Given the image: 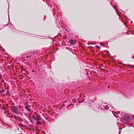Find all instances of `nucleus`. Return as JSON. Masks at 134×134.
Wrapping results in <instances>:
<instances>
[{
	"instance_id": "nucleus-1",
	"label": "nucleus",
	"mask_w": 134,
	"mask_h": 134,
	"mask_svg": "<svg viewBox=\"0 0 134 134\" xmlns=\"http://www.w3.org/2000/svg\"><path fill=\"white\" fill-rule=\"evenodd\" d=\"M57 18L56 19V20L55 21V23L57 25V26L60 29V28H61L60 27H59L58 25H60L61 24V19L60 17H59V15H58V13L57 14Z\"/></svg>"
},
{
	"instance_id": "nucleus-2",
	"label": "nucleus",
	"mask_w": 134,
	"mask_h": 134,
	"mask_svg": "<svg viewBox=\"0 0 134 134\" xmlns=\"http://www.w3.org/2000/svg\"><path fill=\"white\" fill-rule=\"evenodd\" d=\"M131 120V118H122L121 119V120L122 122L124 123H127L128 122Z\"/></svg>"
},
{
	"instance_id": "nucleus-3",
	"label": "nucleus",
	"mask_w": 134,
	"mask_h": 134,
	"mask_svg": "<svg viewBox=\"0 0 134 134\" xmlns=\"http://www.w3.org/2000/svg\"><path fill=\"white\" fill-rule=\"evenodd\" d=\"M18 107L16 106L12 107V110L13 112L17 114L18 113Z\"/></svg>"
},
{
	"instance_id": "nucleus-4",
	"label": "nucleus",
	"mask_w": 134,
	"mask_h": 134,
	"mask_svg": "<svg viewBox=\"0 0 134 134\" xmlns=\"http://www.w3.org/2000/svg\"><path fill=\"white\" fill-rule=\"evenodd\" d=\"M113 7L115 8V10L116 11V12H117V14H119L120 13V11L119 10L116 8V7L114 5H113Z\"/></svg>"
},
{
	"instance_id": "nucleus-5",
	"label": "nucleus",
	"mask_w": 134,
	"mask_h": 134,
	"mask_svg": "<svg viewBox=\"0 0 134 134\" xmlns=\"http://www.w3.org/2000/svg\"><path fill=\"white\" fill-rule=\"evenodd\" d=\"M41 120V118L40 116V115H38L36 118L35 121H37V120Z\"/></svg>"
},
{
	"instance_id": "nucleus-6",
	"label": "nucleus",
	"mask_w": 134,
	"mask_h": 134,
	"mask_svg": "<svg viewBox=\"0 0 134 134\" xmlns=\"http://www.w3.org/2000/svg\"><path fill=\"white\" fill-rule=\"evenodd\" d=\"M25 108H26V109L29 112H31V110L28 107L27 105H25Z\"/></svg>"
},
{
	"instance_id": "nucleus-7",
	"label": "nucleus",
	"mask_w": 134,
	"mask_h": 134,
	"mask_svg": "<svg viewBox=\"0 0 134 134\" xmlns=\"http://www.w3.org/2000/svg\"><path fill=\"white\" fill-rule=\"evenodd\" d=\"M52 11L53 12V15L54 16L57 13V11L55 10V9L54 8L53 9Z\"/></svg>"
},
{
	"instance_id": "nucleus-8",
	"label": "nucleus",
	"mask_w": 134,
	"mask_h": 134,
	"mask_svg": "<svg viewBox=\"0 0 134 134\" xmlns=\"http://www.w3.org/2000/svg\"><path fill=\"white\" fill-rule=\"evenodd\" d=\"M69 42L71 44H74L75 42L73 40H69Z\"/></svg>"
},
{
	"instance_id": "nucleus-9",
	"label": "nucleus",
	"mask_w": 134,
	"mask_h": 134,
	"mask_svg": "<svg viewBox=\"0 0 134 134\" xmlns=\"http://www.w3.org/2000/svg\"><path fill=\"white\" fill-rule=\"evenodd\" d=\"M130 118V116H129L127 114H124L123 118Z\"/></svg>"
},
{
	"instance_id": "nucleus-10",
	"label": "nucleus",
	"mask_w": 134,
	"mask_h": 134,
	"mask_svg": "<svg viewBox=\"0 0 134 134\" xmlns=\"http://www.w3.org/2000/svg\"><path fill=\"white\" fill-rule=\"evenodd\" d=\"M36 124L37 125H41L42 124V123L40 121H37L36 122Z\"/></svg>"
},
{
	"instance_id": "nucleus-11",
	"label": "nucleus",
	"mask_w": 134,
	"mask_h": 134,
	"mask_svg": "<svg viewBox=\"0 0 134 134\" xmlns=\"http://www.w3.org/2000/svg\"><path fill=\"white\" fill-rule=\"evenodd\" d=\"M31 117H30V118H29V120H30V121L32 123V124H34L35 123V121L33 120H32L31 119Z\"/></svg>"
},
{
	"instance_id": "nucleus-12",
	"label": "nucleus",
	"mask_w": 134,
	"mask_h": 134,
	"mask_svg": "<svg viewBox=\"0 0 134 134\" xmlns=\"http://www.w3.org/2000/svg\"><path fill=\"white\" fill-rule=\"evenodd\" d=\"M95 47L97 48L100 49V48L99 47V46H96Z\"/></svg>"
},
{
	"instance_id": "nucleus-13",
	"label": "nucleus",
	"mask_w": 134,
	"mask_h": 134,
	"mask_svg": "<svg viewBox=\"0 0 134 134\" xmlns=\"http://www.w3.org/2000/svg\"><path fill=\"white\" fill-rule=\"evenodd\" d=\"M32 118L35 121L36 118L35 115H33Z\"/></svg>"
},
{
	"instance_id": "nucleus-14",
	"label": "nucleus",
	"mask_w": 134,
	"mask_h": 134,
	"mask_svg": "<svg viewBox=\"0 0 134 134\" xmlns=\"http://www.w3.org/2000/svg\"><path fill=\"white\" fill-rule=\"evenodd\" d=\"M46 15H44V17L43 19V20H45V19H46Z\"/></svg>"
},
{
	"instance_id": "nucleus-15",
	"label": "nucleus",
	"mask_w": 134,
	"mask_h": 134,
	"mask_svg": "<svg viewBox=\"0 0 134 134\" xmlns=\"http://www.w3.org/2000/svg\"><path fill=\"white\" fill-rule=\"evenodd\" d=\"M85 100V99H84L83 100H82V101H79V102L80 103H81L82 102H83Z\"/></svg>"
},
{
	"instance_id": "nucleus-16",
	"label": "nucleus",
	"mask_w": 134,
	"mask_h": 134,
	"mask_svg": "<svg viewBox=\"0 0 134 134\" xmlns=\"http://www.w3.org/2000/svg\"><path fill=\"white\" fill-rule=\"evenodd\" d=\"M31 57V56H27L26 57V58H30V57Z\"/></svg>"
},
{
	"instance_id": "nucleus-17",
	"label": "nucleus",
	"mask_w": 134,
	"mask_h": 134,
	"mask_svg": "<svg viewBox=\"0 0 134 134\" xmlns=\"http://www.w3.org/2000/svg\"><path fill=\"white\" fill-rule=\"evenodd\" d=\"M25 105H28V103H27V102H25Z\"/></svg>"
},
{
	"instance_id": "nucleus-18",
	"label": "nucleus",
	"mask_w": 134,
	"mask_h": 134,
	"mask_svg": "<svg viewBox=\"0 0 134 134\" xmlns=\"http://www.w3.org/2000/svg\"><path fill=\"white\" fill-rule=\"evenodd\" d=\"M27 107H28L29 108H30V107H31V106L30 105H27Z\"/></svg>"
},
{
	"instance_id": "nucleus-19",
	"label": "nucleus",
	"mask_w": 134,
	"mask_h": 134,
	"mask_svg": "<svg viewBox=\"0 0 134 134\" xmlns=\"http://www.w3.org/2000/svg\"><path fill=\"white\" fill-rule=\"evenodd\" d=\"M8 24H7V25H4L5 26H7L8 25Z\"/></svg>"
},
{
	"instance_id": "nucleus-20",
	"label": "nucleus",
	"mask_w": 134,
	"mask_h": 134,
	"mask_svg": "<svg viewBox=\"0 0 134 134\" xmlns=\"http://www.w3.org/2000/svg\"><path fill=\"white\" fill-rule=\"evenodd\" d=\"M121 131H119V134H120V133H121Z\"/></svg>"
},
{
	"instance_id": "nucleus-21",
	"label": "nucleus",
	"mask_w": 134,
	"mask_h": 134,
	"mask_svg": "<svg viewBox=\"0 0 134 134\" xmlns=\"http://www.w3.org/2000/svg\"><path fill=\"white\" fill-rule=\"evenodd\" d=\"M18 107H19V108H21V105H19V106H18Z\"/></svg>"
},
{
	"instance_id": "nucleus-22",
	"label": "nucleus",
	"mask_w": 134,
	"mask_h": 134,
	"mask_svg": "<svg viewBox=\"0 0 134 134\" xmlns=\"http://www.w3.org/2000/svg\"><path fill=\"white\" fill-rule=\"evenodd\" d=\"M5 91L4 90H2V92L3 93H4L5 92Z\"/></svg>"
},
{
	"instance_id": "nucleus-23",
	"label": "nucleus",
	"mask_w": 134,
	"mask_h": 134,
	"mask_svg": "<svg viewBox=\"0 0 134 134\" xmlns=\"http://www.w3.org/2000/svg\"><path fill=\"white\" fill-rule=\"evenodd\" d=\"M11 104L12 105H15V104L14 103H12Z\"/></svg>"
},
{
	"instance_id": "nucleus-24",
	"label": "nucleus",
	"mask_w": 134,
	"mask_h": 134,
	"mask_svg": "<svg viewBox=\"0 0 134 134\" xmlns=\"http://www.w3.org/2000/svg\"><path fill=\"white\" fill-rule=\"evenodd\" d=\"M8 17H9V22H10L9 16V15H8Z\"/></svg>"
},
{
	"instance_id": "nucleus-25",
	"label": "nucleus",
	"mask_w": 134,
	"mask_h": 134,
	"mask_svg": "<svg viewBox=\"0 0 134 134\" xmlns=\"http://www.w3.org/2000/svg\"><path fill=\"white\" fill-rule=\"evenodd\" d=\"M105 109L106 110H107V109H109V107H108V108H105Z\"/></svg>"
},
{
	"instance_id": "nucleus-26",
	"label": "nucleus",
	"mask_w": 134,
	"mask_h": 134,
	"mask_svg": "<svg viewBox=\"0 0 134 134\" xmlns=\"http://www.w3.org/2000/svg\"><path fill=\"white\" fill-rule=\"evenodd\" d=\"M32 71L33 72H35V71L34 70H32Z\"/></svg>"
},
{
	"instance_id": "nucleus-27",
	"label": "nucleus",
	"mask_w": 134,
	"mask_h": 134,
	"mask_svg": "<svg viewBox=\"0 0 134 134\" xmlns=\"http://www.w3.org/2000/svg\"><path fill=\"white\" fill-rule=\"evenodd\" d=\"M132 58L133 59H134V55H133V56L132 57Z\"/></svg>"
},
{
	"instance_id": "nucleus-28",
	"label": "nucleus",
	"mask_w": 134,
	"mask_h": 134,
	"mask_svg": "<svg viewBox=\"0 0 134 134\" xmlns=\"http://www.w3.org/2000/svg\"><path fill=\"white\" fill-rule=\"evenodd\" d=\"M126 34H127V35H128V34H129V32H127Z\"/></svg>"
},
{
	"instance_id": "nucleus-29",
	"label": "nucleus",
	"mask_w": 134,
	"mask_h": 134,
	"mask_svg": "<svg viewBox=\"0 0 134 134\" xmlns=\"http://www.w3.org/2000/svg\"><path fill=\"white\" fill-rule=\"evenodd\" d=\"M130 65H128V66L129 67H130Z\"/></svg>"
},
{
	"instance_id": "nucleus-30",
	"label": "nucleus",
	"mask_w": 134,
	"mask_h": 134,
	"mask_svg": "<svg viewBox=\"0 0 134 134\" xmlns=\"http://www.w3.org/2000/svg\"><path fill=\"white\" fill-rule=\"evenodd\" d=\"M130 23H132V21H131V22H130Z\"/></svg>"
},
{
	"instance_id": "nucleus-31",
	"label": "nucleus",
	"mask_w": 134,
	"mask_h": 134,
	"mask_svg": "<svg viewBox=\"0 0 134 134\" xmlns=\"http://www.w3.org/2000/svg\"><path fill=\"white\" fill-rule=\"evenodd\" d=\"M108 87L109 88V86H108Z\"/></svg>"
},
{
	"instance_id": "nucleus-32",
	"label": "nucleus",
	"mask_w": 134,
	"mask_h": 134,
	"mask_svg": "<svg viewBox=\"0 0 134 134\" xmlns=\"http://www.w3.org/2000/svg\"><path fill=\"white\" fill-rule=\"evenodd\" d=\"M118 114H120V112H118Z\"/></svg>"
},
{
	"instance_id": "nucleus-33",
	"label": "nucleus",
	"mask_w": 134,
	"mask_h": 134,
	"mask_svg": "<svg viewBox=\"0 0 134 134\" xmlns=\"http://www.w3.org/2000/svg\"><path fill=\"white\" fill-rule=\"evenodd\" d=\"M35 114H37V113H35Z\"/></svg>"
},
{
	"instance_id": "nucleus-34",
	"label": "nucleus",
	"mask_w": 134,
	"mask_h": 134,
	"mask_svg": "<svg viewBox=\"0 0 134 134\" xmlns=\"http://www.w3.org/2000/svg\"><path fill=\"white\" fill-rule=\"evenodd\" d=\"M133 117H134V115H133Z\"/></svg>"
},
{
	"instance_id": "nucleus-35",
	"label": "nucleus",
	"mask_w": 134,
	"mask_h": 134,
	"mask_svg": "<svg viewBox=\"0 0 134 134\" xmlns=\"http://www.w3.org/2000/svg\"><path fill=\"white\" fill-rule=\"evenodd\" d=\"M7 92H8L9 91H8V90H7Z\"/></svg>"
},
{
	"instance_id": "nucleus-36",
	"label": "nucleus",
	"mask_w": 134,
	"mask_h": 134,
	"mask_svg": "<svg viewBox=\"0 0 134 134\" xmlns=\"http://www.w3.org/2000/svg\"><path fill=\"white\" fill-rule=\"evenodd\" d=\"M108 53L109 52V51H108Z\"/></svg>"
},
{
	"instance_id": "nucleus-37",
	"label": "nucleus",
	"mask_w": 134,
	"mask_h": 134,
	"mask_svg": "<svg viewBox=\"0 0 134 134\" xmlns=\"http://www.w3.org/2000/svg\"><path fill=\"white\" fill-rule=\"evenodd\" d=\"M91 47L92 48H93V47Z\"/></svg>"
},
{
	"instance_id": "nucleus-38",
	"label": "nucleus",
	"mask_w": 134,
	"mask_h": 134,
	"mask_svg": "<svg viewBox=\"0 0 134 134\" xmlns=\"http://www.w3.org/2000/svg\"><path fill=\"white\" fill-rule=\"evenodd\" d=\"M133 127H134V126H133Z\"/></svg>"
},
{
	"instance_id": "nucleus-39",
	"label": "nucleus",
	"mask_w": 134,
	"mask_h": 134,
	"mask_svg": "<svg viewBox=\"0 0 134 134\" xmlns=\"http://www.w3.org/2000/svg\"><path fill=\"white\" fill-rule=\"evenodd\" d=\"M133 66H134V65H133Z\"/></svg>"
}]
</instances>
